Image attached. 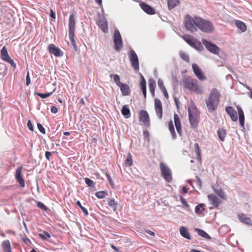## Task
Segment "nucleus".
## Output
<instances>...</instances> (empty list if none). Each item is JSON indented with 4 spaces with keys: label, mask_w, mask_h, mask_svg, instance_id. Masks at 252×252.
<instances>
[{
    "label": "nucleus",
    "mask_w": 252,
    "mask_h": 252,
    "mask_svg": "<svg viewBox=\"0 0 252 252\" xmlns=\"http://www.w3.org/2000/svg\"><path fill=\"white\" fill-rule=\"evenodd\" d=\"M129 59L131 63V65L136 71L139 69V63L138 57L135 51L131 49L128 53Z\"/></svg>",
    "instance_id": "0eeeda50"
},
{
    "label": "nucleus",
    "mask_w": 252,
    "mask_h": 252,
    "mask_svg": "<svg viewBox=\"0 0 252 252\" xmlns=\"http://www.w3.org/2000/svg\"><path fill=\"white\" fill-rule=\"evenodd\" d=\"M150 92L153 96L155 95V90L156 87V81L153 78H150L148 81Z\"/></svg>",
    "instance_id": "a878e982"
},
{
    "label": "nucleus",
    "mask_w": 252,
    "mask_h": 252,
    "mask_svg": "<svg viewBox=\"0 0 252 252\" xmlns=\"http://www.w3.org/2000/svg\"><path fill=\"white\" fill-rule=\"evenodd\" d=\"M50 17L53 19L56 18V14L53 11L52 9H50Z\"/></svg>",
    "instance_id": "4d7b16f0"
},
{
    "label": "nucleus",
    "mask_w": 252,
    "mask_h": 252,
    "mask_svg": "<svg viewBox=\"0 0 252 252\" xmlns=\"http://www.w3.org/2000/svg\"><path fill=\"white\" fill-rule=\"evenodd\" d=\"M23 241L27 244L30 242L29 239L26 237L23 238Z\"/></svg>",
    "instance_id": "052dcab7"
},
{
    "label": "nucleus",
    "mask_w": 252,
    "mask_h": 252,
    "mask_svg": "<svg viewBox=\"0 0 252 252\" xmlns=\"http://www.w3.org/2000/svg\"><path fill=\"white\" fill-rule=\"evenodd\" d=\"M235 24L237 26V27L241 31V32H243L246 31L247 27L244 23L239 20H236L235 22Z\"/></svg>",
    "instance_id": "c756f323"
},
{
    "label": "nucleus",
    "mask_w": 252,
    "mask_h": 252,
    "mask_svg": "<svg viewBox=\"0 0 252 252\" xmlns=\"http://www.w3.org/2000/svg\"><path fill=\"white\" fill-rule=\"evenodd\" d=\"M139 121L142 122L147 127L150 126V120L148 112L145 110H141L139 112Z\"/></svg>",
    "instance_id": "f8f14e48"
},
{
    "label": "nucleus",
    "mask_w": 252,
    "mask_h": 252,
    "mask_svg": "<svg viewBox=\"0 0 252 252\" xmlns=\"http://www.w3.org/2000/svg\"><path fill=\"white\" fill-rule=\"evenodd\" d=\"M195 231L197 233V234L202 237H203L206 239L210 238V236L204 230L199 229L195 228Z\"/></svg>",
    "instance_id": "e433bc0d"
},
{
    "label": "nucleus",
    "mask_w": 252,
    "mask_h": 252,
    "mask_svg": "<svg viewBox=\"0 0 252 252\" xmlns=\"http://www.w3.org/2000/svg\"><path fill=\"white\" fill-rule=\"evenodd\" d=\"M52 154L50 152L46 151L45 154V156L46 158L48 160H50V158L52 156Z\"/></svg>",
    "instance_id": "864d4df0"
},
{
    "label": "nucleus",
    "mask_w": 252,
    "mask_h": 252,
    "mask_svg": "<svg viewBox=\"0 0 252 252\" xmlns=\"http://www.w3.org/2000/svg\"><path fill=\"white\" fill-rule=\"evenodd\" d=\"M37 206L41 208V209L43 210H45V211H47L48 210V208L46 207V206L42 202H37Z\"/></svg>",
    "instance_id": "09e8293b"
},
{
    "label": "nucleus",
    "mask_w": 252,
    "mask_h": 252,
    "mask_svg": "<svg viewBox=\"0 0 252 252\" xmlns=\"http://www.w3.org/2000/svg\"><path fill=\"white\" fill-rule=\"evenodd\" d=\"M49 52L56 57H60L63 55V53L60 49L56 46L54 44H51L48 47Z\"/></svg>",
    "instance_id": "2eb2a0df"
},
{
    "label": "nucleus",
    "mask_w": 252,
    "mask_h": 252,
    "mask_svg": "<svg viewBox=\"0 0 252 252\" xmlns=\"http://www.w3.org/2000/svg\"><path fill=\"white\" fill-rule=\"evenodd\" d=\"M184 24L186 29L192 32H196L197 28L206 33H211L214 30V27L211 22L198 16L192 17L189 15H187L185 17Z\"/></svg>",
    "instance_id": "f257e3e1"
},
{
    "label": "nucleus",
    "mask_w": 252,
    "mask_h": 252,
    "mask_svg": "<svg viewBox=\"0 0 252 252\" xmlns=\"http://www.w3.org/2000/svg\"><path fill=\"white\" fill-rule=\"evenodd\" d=\"M112 77H113L114 82L117 84V85L119 86L121 85V84H122V83H121L120 82V77H119V76L118 75H117V74H115V75L111 74V75H110V77L112 78Z\"/></svg>",
    "instance_id": "c03bdc74"
},
{
    "label": "nucleus",
    "mask_w": 252,
    "mask_h": 252,
    "mask_svg": "<svg viewBox=\"0 0 252 252\" xmlns=\"http://www.w3.org/2000/svg\"><path fill=\"white\" fill-rule=\"evenodd\" d=\"M22 166L17 167L15 172V178L17 181L19 183L20 186L24 188L25 186V184L23 178L22 177Z\"/></svg>",
    "instance_id": "ddd939ff"
},
{
    "label": "nucleus",
    "mask_w": 252,
    "mask_h": 252,
    "mask_svg": "<svg viewBox=\"0 0 252 252\" xmlns=\"http://www.w3.org/2000/svg\"><path fill=\"white\" fill-rule=\"evenodd\" d=\"M217 134L220 140L223 141L226 134L225 129L223 128H219L217 131Z\"/></svg>",
    "instance_id": "7c9ffc66"
},
{
    "label": "nucleus",
    "mask_w": 252,
    "mask_h": 252,
    "mask_svg": "<svg viewBox=\"0 0 252 252\" xmlns=\"http://www.w3.org/2000/svg\"><path fill=\"white\" fill-rule=\"evenodd\" d=\"M133 160L132 158L130 153H128L126 159L125 161V164L128 166H130L132 165Z\"/></svg>",
    "instance_id": "ea45409f"
},
{
    "label": "nucleus",
    "mask_w": 252,
    "mask_h": 252,
    "mask_svg": "<svg viewBox=\"0 0 252 252\" xmlns=\"http://www.w3.org/2000/svg\"><path fill=\"white\" fill-rule=\"evenodd\" d=\"M220 94L216 89L211 91L209 96L205 100L206 106L209 112L215 111L220 103Z\"/></svg>",
    "instance_id": "f03ea898"
},
{
    "label": "nucleus",
    "mask_w": 252,
    "mask_h": 252,
    "mask_svg": "<svg viewBox=\"0 0 252 252\" xmlns=\"http://www.w3.org/2000/svg\"><path fill=\"white\" fill-rule=\"evenodd\" d=\"M141 90L145 98L146 97V82L142 75H141V81L140 83Z\"/></svg>",
    "instance_id": "c85d7f7f"
},
{
    "label": "nucleus",
    "mask_w": 252,
    "mask_h": 252,
    "mask_svg": "<svg viewBox=\"0 0 252 252\" xmlns=\"http://www.w3.org/2000/svg\"><path fill=\"white\" fill-rule=\"evenodd\" d=\"M189 119L191 127L195 128L197 126L198 124V119L197 114V111L193 110L191 111L190 109H188Z\"/></svg>",
    "instance_id": "6e6552de"
},
{
    "label": "nucleus",
    "mask_w": 252,
    "mask_h": 252,
    "mask_svg": "<svg viewBox=\"0 0 252 252\" xmlns=\"http://www.w3.org/2000/svg\"><path fill=\"white\" fill-rule=\"evenodd\" d=\"M205 205L203 204H199L197 205L195 209V213L198 215L202 214L204 210Z\"/></svg>",
    "instance_id": "4c0bfd02"
},
{
    "label": "nucleus",
    "mask_w": 252,
    "mask_h": 252,
    "mask_svg": "<svg viewBox=\"0 0 252 252\" xmlns=\"http://www.w3.org/2000/svg\"><path fill=\"white\" fill-rule=\"evenodd\" d=\"M193 71L196 76L200 80H204L206 79V77L204 75L199 66L195 63L192 65Z\"/></svg>",
    "instance_id": "f3484780"
},
{
    "label": "nucleus",
    "mask_w": 252,
    "mask_h": 252,
    "mask_svg": "<svg viewBox=\"0 0 252 252\" xmlns=\"http://www.w3.org/2000/svg\"><path fill=\"white\" fill-rule=\"evenodd\" d=\"M180 3V0H167L168 8L171 10Z\"/></svg>",
    "instance_id": "cd10ccee"
},
{
    "label": "nucleus",
    "mask_w": 252,
    "mask_h": 252,
    "mask_svg": "<svg viewBox=\"0 0 252 252\" xmlns=\"http://www.w3.org/2000/svg\"><path fill=\"white\" fill-rule=\"evenodd\" d=\"M226 113L229 115L231 120L233 122H236L238 120V116L236 111L232 106H227L225 107Z\"/></svg>",
    "instance_id": "dca6fc26"
},
{
    "label": "nucleus",
    "mask_w": 252,
    "mask_h": 252,
    "mask_svg": "<svg viewBox=\"0 0 252 252\" xmlns=\"http://www.w3.org/2000/svg\"><path fill=\"white\" fill-rule=\"evenodd\" d=\"M202 43L206 48L210 52L215 54H218L220 53V48L215 44L208 41L206 39H203Z\"/></svg>",
    "instance_id": "9b49d317"
},
{
    "label": "nucleus",
    "mask_w": 252,
    "mask_h": 252,
    "mask_svg": "<svg viewBox=\"0 0 252 252\" xmlns=\"http://www.w3.org/2000/svg\"><path fill=\"white\" fill-rule=\"evenodd\" d=\"M63 134L64 135H66V136H68V135H70V133L69 132H64L63 133Z\"/></svg>",
    "instance_id": "774afa93"
},
{
    "label": "nucleus",
    "mask_w": 252,
    "mask_h": 252,
    "mask_svg": "<svg viewBox=\"0 0 252 252\" xmlns=\"http://www.w3.org/2000/svg\"><path fill=\"white\" fill-rule=\"evenodd\" d=\"M119 87L120 88L122 93L124 95H128L130 94V90L128 85L122 83Z\"/></svg>",
    "instance_id": "393cba45"
},
{
    "label": "nucleus",
    "mask_w": 252,
    "mask_h": 252,
    "mask_svg": "<svg viewBox=\"0 0 252 252\" xmlns=\"http://www.w3.org/2000/svg\"><path fill=\"white\" fill-rule=\"evenodd\" d=\"M174 124L176 126V130L179 135L182 134V126L181 121L178 114H174Z\"/></svg>",
    "instance_id": "412c9836"
},
{
    "label": "nucleus",
    "mask_w": 252,
    "mask_h": 252,
    "mask_svg": "<svg viewBox=\"0 0 252 252\" xmlns=\"http://www.w3.org/2000/svg\"><path fill=\"white\" fill-rule=\"evenodd\" d=\"M31 83V79L30 77V73L28 71L26 76V85L29 86Z\"/></svg>",
    "instance_id": "3c124183"
},
{
    "label": "nucleus",
    "mask_w": 252,
    "mask_h": 252,
    "mask_svg": "<svg viewBox=\"0 0 252 252\" xmlns=\"http://www.w3.org/2000/svg\"><path fill=\"white\" fill-rule=\"evenodd\" d=\"M159 167L163 179L167 182H171L172 180V175L170 169L163 162L160 163Z\"/></svg>",
    "instance_id": "39448f33"
},
{
    "label": "nucleus",
    "mask_w": 252,
    "mask_h": 252,
    "mask_svg": "<svg viewBox=\"0 0 252 252\" xmlns=\"http://www.w3.org/2000/svg\"><path fill=\"white\" fill-rule=\"evenodd\" d=\"M195 152L196 154V159L197 160L201 162V150L199 145L197 143H195L194 145Z\"/></svg>",
    "instance_id": "2f4dec72"
},
{
    "label": "nucleus",
    "mask_w": 252,
    "mask_h": 252,
    "mask_svg": "<svg viewBox=\"0 0 252 252\" xmlns=\"http://www.w3.org/2000/svg\"><path fill=\"white\" fill-rule=\"evenodd\" d=\"M146 232L148 234H149V235H150L151 236H155V233L153 231H151L150 230H146Z\"/></svg>",
    "instance_id": "680f3d73"
},
{
    "label": "nucleus",
    "mask_w": 252,
    "mask_h": 252,
    "mask_svg": "<svg viewBox=\"0 0 252 252\" xmlns=\"http://www.w3.org/2000/svg\"><path fill=\"white\" fill-rule=\"evenodd\" d=\"M1 247L3 252H12L10 242L8 240L2 242Z\"/></svg>",
    "instance_id": "5701e85b"
},
{
    "label": "nucleus",
    "mask_w": 252,
    "mask_h": 252,
    "mask_svg": "<svg viewBox=\"0 0 252 252\" xmlns=\"http://www.w3.org/2000/svg\"><path fill=\"white\" fill-rule=\"evenodd\" d=\"M114 42L115 49L118 51H120L123 48V41L120 33L118 30L114 31Z\"/></svg>",
    "instance_id": "1a4fd4ad"
},
{
    "label": "nucleus",
    "mask_w": 252,
    "mask_h": 252,
    "mask_svg": "<svg viewBox=\"0 0 252 252\" xmlns=\"http://www.w3.org/2000/svg\"><path fill=\"white\" fill-rule=\"evenodd\" d=\"M122 113L126 118H128L130 117V112L127 105H124L122 107Z\"/></svg>",
    "instance_id": "473e14b6"
},
{
    "label": "nucleus",
    "mask_w": 252,
    "mask_h": 252,
    "mask_svg": "<svg viewBox=\"0 0 252 252\" xmlns=\"http://www.w3.org/2000/svg\"><path fill=\"white\" fill-rule=\"evenodd\" d=\"M0 58L3 61L10 63L13 67H16V64L9 56L5 46H3L0 51Z\"/></svg>",
    "instance_id": "9d476101"
},
{
    "label": "nucleus",
    "mask_w": 252,
    "mask_h": 252,
    "mask_svg": "<svg viewBox=\"0 0 252 252\" xmlns=\"http://www.w3.org/2000/svg\"><path fill=\"white\" fill-rule=\"evenodd\" d=\"M108 181L109 183L110 184V186L112 188H114V182H113L112 179H111V178H110V179H108Z\"/></svg>",
    "instance_id": "bf43d9fd"
},
{
    "label": "nucleus",
    "mask_w": 252,
    "mask_h": 252,
    "mask_svg": "<svg viewBox=\"0 0 252 252\" xmlns=\"http://www.w3.org/2000/svg\"><path fill=\"white\" fill-rule=\"evenodd\" d=\"M108 205L113 208V210L116 211L117 210V202L114 199L109 198L107 199Z\"/></svg>",
    "instance_id": "c9c22d12"
},
{
    "label": "nucleus",
    "mask_w": 252,
    "mask_h": 252,
    "mask_svg": "<svg viewBox=\"0 0 252 252\" xmlns=\"http://www.w3.org/2000/svg\"><path fill=\"white\" fill-rule=\"evenodd\" d=\"M237 109L239 115V121L240 126L244 127L245 123V116L243 109L239 106H237Z\"/></svg>",
    "instance_id": "4be33fe9"
},
{
    "label": "nucleus",
    "mask_w": 252,
    "mask_h": 252,
    "mask_svg": "<svg viewBox=\"0 0 252 252\" xmlns=\"http://www.w3.org/2000/svg\"><path fill=\"white\" fill-rule=\"evenodd\" d=\"M162 91V93L165 96V97L167 99L169 97V96H168V93H167V92L166 91V89H164V90Z\"/></svg>",
    "instance_id": "13d9d810"
},
{
    "label": "nucleus",
    "mask_w": 252,
    "mask_h": 252,
    "mask_svg": "<svg viewBox=\"0 0 252 252\" xmlns=\"http://www.w3.org/2000/svg\"><path fill=\"white\" fill-rule=\"evenodd\" d=\"M80 103H81L82 105H85V101L83 99V98H81L80 101Z\"/></svg>",
    "instance_id": "69168bd1"
},
{
    "label": "nucleus",
    "mask_w": 252,
    "mask_h": 252,
    "mask_svg": "<svg viewBox=\"0 0 252 252\" xmlns=\"http://www.w3.org/2000/svg\"><path fill=\"white\" fill-rule=\"evenodd\" d=\"M95 195L98 198L102 199L107 195V192L106 191H99L96 192Z\"/></svg>",
    "instance_id": "79ce46f5"
},
{
    "label": "nucleus",
    "mask_w": 252,
    "mask_h": 252,
    "mask_svg": "<svg viewBox=\"0 0 252 252\" xmlns=\"http://www.w3.org/2000/svg\"><path fill=\"white\" fill-rule=\"evenodd\" d=\"M179 230H180V234L182 236H183V237H184L187 239L191 240V237L190 236V234L188 230V229L186 227L181 226Z\"/></svg>",
    "instance_id": "b1692460"
},
{
    "label": "nucleus",
    "mask_w": 252,
    "mask_h": 252,
    "mask_svg": "<svg viewBox=\"0 0 252 252\" xmlns=\"http://www.w3.org/2000/svg\"><path fill=\"white\" fill-rule=\"evenodd\" d=\"M75 16L73 14H71L69 18V37L71 41V44L73 45L74 49L75 50H77V45L75 43V41L74 39L75 37Z\"/></svg>",
    "instance_id": "20e7f679"
},
{
    "label": "nucleus",
    "mask_w": 252,
    "mask_h": 252,
    "mask_svg": "<svg viewBox=\"0 0 252 252\" xmlns=\"http://www.w3.org/2000/svg\"><path fill=\"white\" fill-rule=\"evenodd\" d=\"M51 111L53 113H57L58 111V109L55 106H51Z\"/></svg>",
    "instance_id": "5fc2aeb1"
},
{
    "label": "nucleus",
    "mask_w": 252,
    "mask_h": 252,
    "mask_svg": "<svg viewBox=\"0 0 252 252\" xmlns=\"http://www.w3.org/2000/svg\"><path fill=\"white\" fill-rule=\"evenodd\" d=\"M195 178H196V183H197V185L199 187H201V186H202V182H201V180L200 179V178L198 176H196Z\"/></svg>",
    "instance_id": "6e6d98bb"
},
{
    "label": "nucleus",
    "mask_w": 252,
    "mask_h": 252,
    "mask_svg": "<svg viewBox=\"0 0 252 252\" xmlns=\"http://www.w3.org/2000/svg\"><path fill=\"white\" fill-rule=\"evenodd\" d=\"M98 26L104 32H108V25L107 22L104 20H100L98 21Z\"/></svg>",
    "instance_id": "bb28decb"
},
{
    "label": "nucleus",
    "mask_w": 252,
    "mask_h": 252,
    "mask_svg": "<svg viewBox=\"0 0 252 252\" xmlns=\"http://www.w3.org/2000/svg\"><path fill=\"white\" fill-rule=\"evenodd\" d=\"M27 126L30 130L33 131V126L32 125V123L31 120L28 121V124H27Z\"/></svg>",
    "instance_id": "603ef678"
},
{
    "label": "nucleus",
    "mask_w": 252,
    "mask_h": 252,
    "mask_svg": "<svg viewBox=\"0 0 252 252\" xmlns=\"http://www.w3.org/2000/svg\"><path fill=\"white\" fill-rule=\"evenodd\" d=\"M155 108L157 116L161 119L162 117V107L160 100L158 98L155 99Z\"/></svg>",
    "instance_id": "4468645a"
},
{
    "label": "nucleus",
    "mask_w": 252,
    "mask_h": 252,
    "mask_svg": "<svg viewBox=\"0 0 252 252\" xmlns=\"http://www.w3.org/2000/svg\"><path fill=\"white\" fill-rule=\"evenodd\" d=\"M76 203L77 205L81 209L82 211H83L85 215L88 216L89 214L88 210H87V209H86L85 207L82 206L80 202L79 201H77Z\"/></svg>",
    "instance_id": "a18cd8bd"
},
{
    "label": "nucleus",
    "mask_w": 252,
    "mask_h": 252,
    "mask_svg": "<svg viewBox=\"0 0 252 252\" xmlns=\"http://www.w3.org/2000/svg\"><path fill=\"white\" fill-rule=\"evenodd\" d=\"M106 176L107 177V180L111 178L110 175L108 173H105Z\"/></svg>",
    "instance_id": "338daca9"
},
{
    "label": "nucleus",
    "mask_w": 252,
    "mask_h": 252,
    "mask_svg": "<svg viewBox=\"0 0 252 252\" xmlns=\"http://www.w3.org/2000/svg\"><path fill=\"white\" fill-rule=\"evenodd\" d=\"M238 218L239 220L247 225H252V221L249 217H248L246 215L241 213L238 214Z\"/></svg>",
    "instance_id": "aec40b11"
},
{
    "label": "nucleus",
    "mask_w": 252,
    "mask_h": 252,
    "mask_svg": "<svg viewBox=\"0 0 252 252\" xmlns=\"http://www.w3.org/2000/svg\"><path fill=\"white\" fill-rule=\"evenodd\" d=\"M180 57L185 61L186 62H189V58L188 55L185 52L181 51L179 53Z\"/></svg>",
    "instance_id": "a19ab883"
},
{
    "label": "nucleus",
    "mask_w": 252,
    "mask_h": 252,
    "mask_svg": "<svg viewBox=\"0 0 252 252\" xmlns=\"http://www.w3.org/2000/svg\"><path fill=\"white\" fill-rule=\"evenodd\" d=\"M39 237L43 240H47L51 238V235L47 231H43L42 233L38 234Z\"/></svg>",
    "instance_id": "58836bf2"
},
{
    "label": "nucleus",
    "mask_w": 252,
    "mask_h": 252,
    "mask_svg": "<svg viewBox=\"0 0 252 252\" xmlns=\"http://www.w3.org/2000/svg\"><path fill=\"white\" fill-rule=\"evenodd\" d=\"M85 181L86 184L90 187H93L94 186V182L91 179L86 178L85 179Z\"/></svg>",
    "instance_id": "49530a36"
},
{
    "label": "nucleus",
    "mask_w": 252,
    "mask_h": 252,
    "mask_svg": "<svg viewBox=\"0 0 252 252\" xmlns=\"http://www.w3.org/2000/svg\"><path fill=\"white\" fill-rule=\"evenodd\" d=\"M56 90V88L54 89V90L51 92H50V93H45V94H42V93H36V94L40 97L41 98H46L49 96H50V95H52V94H53V93L54 92H55V91Z\"/></svg>",
    "instance_id": "37998d69"
},
{
    "label": "nucleus",
    "mask_w": 252,
    "mask_h": 252,
    "mask_svg": "<svg viewBox=\"0 0 252 252\" xmlns=\"http://www.w3.org/2000/svg\"><path fill=\"white\" fill-rule=\"evenodd\" d=\"M182 38L190 46L199 50L203 48L201 42L196 40L190 35L185 34L182 36Z\"/></svg>",
    "instance_id": "423d86ee"
},
{
    "label": "nucleus",
    "mask_w": 252,
    "mask_h": 252,
    "mask_svg": "<svg viewBox=\"0 0 252 252\" xmlns=\"http://www.w3.org/2000/svg\"><path fill=\"white\" fill-rule=\"evenodd\" d=\"M182 85L184 89L197 94L203 93L202 88L199 86L197 80L190 77H186L182 80Z\"/></svg>",
    "instance_id": "7ed1b4c3"
},
{
    "label": "nucleus",
    "mask_w": 252,
    "mask_h": 252,
    "mask_svg": "<svg viewBox=\"0 0 252 252\" xmlns=\"http://www.w3.org/2000/svg\"><path fill=\"white\" fill-rule=\"evenodd\" d=\"M213 190L215 191V192L220 198L223 199H226V195H225L224 192L220 188L219 189H216L215 188H213Z\"/></svg>",
    "instance_id": "f704fd0d"
},
{
    "label": "nucleus",
    "mask_w": 252,
    "mask_h": 252,
    "mask_svg": "<svg viewBox=\"0 0 252 252\" xmlns=\"http://www.w3.org/2000/svg\"><path fill=\"white\" fill-rule=\"evenodd\" d=\"M37 127L38 130L43 134L45 133V130L42 125L40 124H37Z\"/></svg>",
    "instance_id": "8fccbe9b"
},
{
    "label": "nucleus",
    "mask_w": 252,
    "mask_h": 252,
    "mask_svg": "<svg viewBox=\"0 0 252 252\" xmlns=\"http://www.w3.org/2000/svg\"><path fill=\"white\" fill-rule=\"evenodd\" d=\"M111 247H112V248L113 249H114L115 251H116V252H118V251L117 248L116 247H115L114 245H111Z\"/></svg>",
    "instance_id": "0e129e2a"
},
{
    "label": "nucleus",
    "mask_w": 252,
    "mask_h": 252,
    "mask_svg": "<svg viewBox=\"0 0 252 252\" xmlns=\"http://www.w3.org/2000/svg\"><path fill=\"white\" fill-rule=\"evenodd\" d=\"M208 198L211 204L215 208H217L221 203V200L214 194L208 195Z\"/></svg>",
    "instance_id": "6ab92c4d"
},
{
    "label": "nucleus",
    "mask_w": 252,
    "mask_h": 252,
    "mask_svg": "<svg viewBox=\"0 0 252 252\" xmlns=\"http://www.w3.org/2000/svg\"><path fill=\"white\" fill-rule=\"evenodd\" d=\"M140 6L141 9L148 14L153 15L156 13L154 8L143 2L140 3Z\"/></svg>",
    "instance_id": "a211bd4d"
},
{
    "label": "nucleus",
    "mask_w": 252,
    "mask_h": 252,
    "mask_svg": "<svg viewBox=\"0 0 252 252\" xmlns=\"http://www.w3.org/2000/svg\"><path fill=\"white\" fill-rule=\"evenodd\" d=\"M95 2L98 3L99 5L102 4V0H94Z\"/></svg>",
    "instance_id": "e2e57ef3"
},
{
    "label": "nucleus",
    "mask_w": 252,
    "mask_h": 252,
    "mask_svg": "<svg viewBox=\"0 0 252 252\" xmlns=\"http://www.w3.org/2000/svg\"><path fill=\"white\" fill-rule=\"evenodd\" d=\"M158 84L159 88L160 89V90L161 91H163L164 89H166V88L164 85L163 82L161 79H159L158 80Z\"/></svg>",
    "instance_id": "de8ad7c7"
},
{
    "label": "nucleus",
    "mask_w": 252,
    "mask_h": 252,
    "mask_svg": "<svg viewBox=\"0 0 252 252\" xmlns=\"http://www.w3.org/2000/svg\"><path fill=\"white\" fill-rule=\"evenodd\" d=\"M168 128L172 135V138L173 139L176 138L177 135L174 130V127L172 120L170 121L168 123Z\"/></svg>",
    "instance_id": "72a5a7b5"
}]
</instances>
